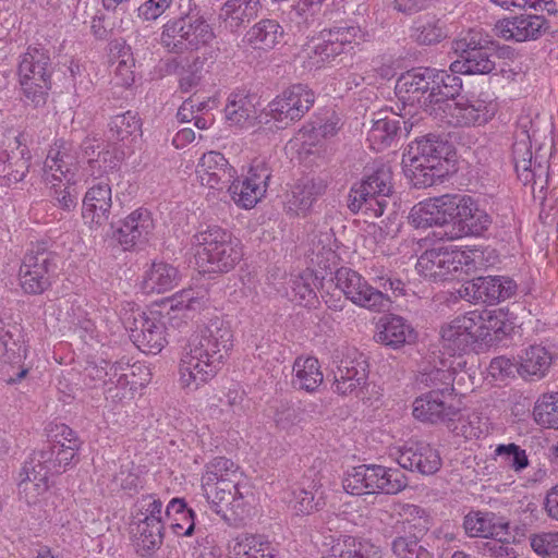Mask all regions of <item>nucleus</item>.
<instances>
[{"label": "nucleus", "mask_w": 558, "mask_h": 558, "mask_svg": "<svg viewBox=\"0 0 558 558\" xmlns=\"http://www.w3.org/2000/svg\"><path fill=\"white\" fill-rule=\"evenodd\" d=\"M233 345L230 326L215 317L192 336L180 362V383L183 388L196 390L211 379Z\"/></svg>", "instance_id": "1"}, {"label": "nucleus", "mask_w": 558, "mask_h": 558, "mask_svg": "<svg viewBox=\"0 0 558 558\" xmlns=\"http://www.w3.org/2000/svg\"><path fill=\"white\" fill-rule=\"evenodd\" d=\"M461 80L445 71L432 68L412 69L397 80L395 90L404 108L418 107L435 117L438 107L448 97L456 96L461 88Z\"/></svg>", "instance_id": "2"}, {"label": "nucleus", "mask_w": 558, "mask_h": 558, "mask_svg": "<svg viewBox=\"0 0 558 558\" xmlns=\"http://www.w3.org/2000/svg\"><path fill=\"white\" fill-rule=\"evenodd\" d=\"M196 264L203 271H230L242 258L240 241L227 230L213 226L194 235Z\"/></svg>", "instance_id": "3"}, {"label": "nucleus", "mask_w": 558, "mask_h": 558, "mask_svg": "<svg viewBox=\"0 0 558 558\" xmlns=\"http://www.w3.org/2000/svg\"><path fill=\"white\" fill-rule=\"evenodd\" d=\"M215 37L214 29L205 17L190 12L163 24L159 44L167 52L179 56L209 47Z\"/></svg>", "instance_id": "4"}, {"label": "nucleus", "mask_w": 558, "mask_h": 558, "mask_svg": "<svg viewBox=\"0 0 558 558\" xmlns=\"http://www.w3.org/2000/svg\"><path fill=\"white\" fill-rule=\"evenodd\" d=\"M393 193L392 170L387 163L378 162L371 168L363 180L351 187L348 207L352 213H364L380 217Z\"/></svg>", "instance_id": "5"}, {"label": "nucleus", "mask_w": 558, "mask_h": 558, "mask_svg": "<svg viewBox=\"0 0 558 558\" xmlns=\"http://www.w3.org/2000/svg\"><path fill=\"white\" fill-rule=\"evenodd\" d=\"M242 474L213 483L211 475L202 476V488L213 510L228 522L242 520L246 513L250 488L241 483Z\"/></svg>", "instance_id": "6"}, {"label": "nucleus", "mask_w": 558, "mask_h": 558, "mask_svg": "<svg viewBox=\"0 0 558 558\" xmlns=\"http://www.w3.org/2000/svg\"><path fill=\"white\" fill-rule=\"evenodd\" d=\"M52 65L50 57L43 48H28L19 64L20 83L26 99L35 107L46 104L51 86Z\"/></svg>", "instance_id": "7"}, {"label": "nucleus", "mask_w": 558, "mask_h": 558, "mask_svg": "<svg viewBox=\"0 0 558 558\" xmlns=\"http://www.w3.org/2000/svg\"><path fill=\"white\" fill-rule=\"evenodd\" d=\"M453 50L459 54L450 65L453 73L488 74L496 68L497 53L493 43L480 33L470 32L465 37L456 40Z\"/></svg>", "instance_id": "8"}, {"label": "nucleus", "mask_w": 558, "mask_h": 558, "mask_svg": "<svg viewBox=\"0 0 558 558\" xmlns=\"http://www.w3.org/2000/svg\"><path fill=\"white\" fill-rule=\"evenodd\" d=\"M57 269L56 254L46 243H37L25 254L20 267V283L28 294H40L51 286Z\"/></svg>", "instance_id": "9"}, {"label": "nucleus", "mask_w": 558, "mask_h": 558, "mask_svg": "<svg viewBox=\"0 0 558 558\" xmlns=\"http://www.w3.org/2000/svg\"><path fill=\"white\" fill-rule=\"evenodd\" d=\"M484 329L488 327L484 326V319L476 311L456 317L441 327L440 343L444 353L450 356L465 353L474 342L488 336Z\"/></svg>", "instance_id": "10"}, {"label": "nucleus", "mask_w": 558, "mask_h": 558, "mask_svg": "<svg viewBox=\"0 0 558 558\" xmlns=\"http://www.w3.org/2000/svg\"><path fill=\"white\" fill-rule=\"evenodd\" d=\"M336 287L341 290L353 304L373 312H387L390 308V298L368 284V282L355 270L341 267L335 272Z\"/></svg>", "instance_id": "11"}, {"label": "nucleus", "mask_w": 558, "mask_h": 558, "mask_svg": "<svg viewBox=\"0 0 558 558\" xmlns=\"http://www.w3.org/2000/svg\"><path fill=\"white\" fill-rule=\"evenodd\" d=\"M494 113V108L485 100L452 96L444 100L434 118L452 126H471L487 123Z\"/></svg>", "instance_id": "12"}, {"label": "nucleus", "mask_w": 558, "mask_h": 558, "mask_svg": "<svg viewBox=\"0 0 558 558\" xmlns=\"http://www.w3.org/2000/svg\"><path fill=\"white\" fill-rule=\"evenodd\" d=\"M315 94L304 84H293L267 106V116L286 128L300 120L314 105Z\"/></svg>", "instance_id": "13"}, {"label": "nucleus", "mask_w": 558, "mask_h": 558, "mask_svg": "<svg viewBox=\"0 0 558 558\" xmlns=\"http://www.w3.org/2000/svg\"><path fill=\"white\" fill-rule=\"evenodd\" d=\"M130 339L144 353L157 354L167 344L166 326L155 316L132 312L124 320Z\"/></svg>", "instance_id": "14"}, {"label": "nucleus", "mask_w": 558, "mask_h": 558, "mask_svg": "<svg viewBox=\"0 0 558 558\" xmlns=\"http://www.w3.org/2000/svg\"><path fill=\"white\" fill-rule=\"evenodd\" d=\"M368 373L365 355L355 348H343L333 371L336 392L347 396L362 389L366 385Z\"/></svg>", "instance_id": "15"}, {"label": "nucleus", "mask_w": 558, "mask_h": 558, "mask_svg": "<svg viewBox=\"0 0 558 558\" xmlns=\"http://www.w3.org/2000/svg\"><path fill=\"white\" fill-rule=\"evenodd\" d=\"M468 256L462 251H449L438 247L424 252L417 259V271L434 281L447 280L450 275L462 270L468 265Z\"/></svg>", "instance_id": "16"}, {"label": "nucleus", "mask_w": 558, "mask_h": 558, "mask_svg": "<svg viewBox=\"0 0 558 558\" xmlns=\"http://www.w3.org/2000/svg\"><path fill=\"white\" fill-rule=\"evenodd\" d=\"M367 32L355 24H345L323 29L319 34L320 43L315 46V53L322 60L333 59L335 57L353 50L355 45L367 40Z\"/></svg>", "instance_id": "17"}, {"label": "nucleus", "mask_w": 558, "mask_h": 558, "mask_svg": "<svg viewBox=\"0 0 558 558\" xmlns=\"http://www.w3.org/2000/svg\"><path fill=\"white\" fill-rule=\"evenodd\" d=\"M458 195H442L415 205L409 214V222L415 228L450 226L454 228Z\"/></svg>", "instance_id": "18"}, {"label": "nucleus", "mask_w": 558, "mask_h": 558, "mask_svg": "<svg viewBox=\"0 0 558 558\" xmlns=\"http://www.w3.org/2000/svg\"><path fill=\"white\" fill-rule=\"evenodd\" d=\"M517 288V283L509 277H476L460 290V294L470 301L495 304L513 296Z\"/></svg>", "instance_id": "19"}, {"label": "nucleus", "mask_w": 558, "mask_h": 558, "mask_svg": "<svg viewBox=\"0 0 558 558\" xmlns=\"http://www.w3.org/2000/svg\"><path fill=\"white\" fill-rule=\"evenodd\" d=\"M548 28V21L543 15L520 14L499 20L494 32L505 40L523 43L538 39Z\"/></svg>", "instance_id": "20"}, {"label": "nucleus", "mask_w": 558, "mask_h": 558, "mask_svg": "<svg viewBox=\"0 0 558 558\" xmlns=\"http://www.w3.org/2000/svg\"><path fill=\"white\" fill-rule=\"evenodd\" d=\"M396 461L405 470L422 475H433L441 468L437 449L425 441L408 442L397 451Z\"/></svg>", "instance_id": "21"}, {"label": "nucleus", "mask_w": 558, "mask_h": 558, "mask_svg": "<svg viewBox=\"0 0 558 558\" xmlns=\"http://www.w3.org/2000/svg\"><path fill=\"white\" fill-rule=\"evenodd\" d=\"M425 514L424 509L416 505H404L402 507L401 517L391 525V530L387 531V536L393 537L391 549L399 558H414L415 549L418 545L417 537L413 533L414 524L411 523V518L422 519Z\"/></svg>", "instance_id": "22"}, {"label": "nucleus", "mask_w": 558, "mask_h": 558, "mask_svg": "<svg viewBox=\"0 0 558 558\" xmlns=\"http://www.w3.org/2000/svg\"><path fill=\"white\" fill-rule=\"evenodd\" d=\"M154 230V221L147 209L138 208L131 213L112 231V238L124 251L145 244Z\"/></svg>", "instance_id": "23"}, {"label": "nucleus", "mask_w": 558, "mask_h": 558, "mask_svg": "<svg viewBox=\"0 0 558 558\" xmlns=\"http://www.w3.org/2000/svg\"><path fill=\"white\" fill-rule=\"evenodd\" d=\"M78 171L77 158L72 154L65 142L56 143L48 151L44 162V179L46 183L63 181L75 183Z\"/></svg>", "instance_id": "24"}, {"label": "nucleus", "mask_w": 558, "mask_h": 558, "mask_svg": "<svg viewBox=\"0 0 558 558\" xmlns=\"http://www.w3.org/2000/svg\"><path fill=\"white\" fill-rule=\"evenodd\" d=\"M452 399L453 397H444L438 391H428L413 402V415L422 422L450 426L459 414V409L449 403Z\"/></svg>", "instance_id": "25"}, {"label": "nucleus", "mask_w": 558, "mask_h": 558, "mask_svg": "<svg viewBox=\"0 0 558 558\" xmlns=\"http://www.w3.org/2000/svg\"><path fill=\"white\" fill-rule=\"evenodd\" d=\"M454 227L458 232L451 233L450 238H461L463 235H481L492 223L490 216L483 209H480L470 196H457Z\"/></svg>", "instance_id": "26"}, {"label": "nucleus", "mask_w": 558, "mask_h": 558, "mask_svg": "<svg viewBox=\"0 0 558 558\" xmlns=\"http://www.w3.org/2000/svg\"><path fill=\"white\" fill-rule=\"evenodd\" d=\"M202 185L222 190L233 180L235 170L229 166L225 156L218 151H208L202 156L196 167Z\"/></svg>", "instance_id": "27"}, {"label": "nucleus", "mask_w": 558, "mask_h": 558, "mask_svg": "<svg viewBox=\"0 0 558 558\" xmlns=\"http://www.w3.org/2000/svg\"><path fill=\"white\" fill-rule=\"evenodd\" d=\"M326 183L320 178L300 179L291 189L287 198V210L296 216H305L316 199L326 191Z\"/></svg>", "instance_id": "28"}, {"label": "nucleus", "mask_w": 558, "mask_h": 558, "mask_svg": "<svg viewBox=\"0 0 558 558\" xmlns=\"http://www.w3.org/2000/svg\"><path fill=\"white\" fill-rule=\"evenodd\" d=\"M112 206L111 187L108 182L90 186L83 199V218L101 226L108 221Z\"/></svg>", "instance_id": "29"}, {"label": "nucleus", "mask_w": 558, "mask_h": 558, "mask_svg": "<svg viewBox=\"0 0 558 558\" xmlns=\"http://www.w3.org/2000/svg\"><path fill=\"white\" fill-rule=\"evenodd\" d=\"M259 3L256 0H228L220 8V24L231 33L238 32L258 14Z\"/></svg>", "instance_id": "30"}, {"label": "nucleus", "mask_w": 558, "mask_h": 558, "mask_svg": "<svg viewBox=\"0 0 558 558\" xmlns=\"http://www.w3.org/2000/svg\"><path fill=\"white\" fill-rule=\"evenodd\" d=\"M447 142L439 138L437 135L428 134L421 140L409 146V149L403 154L402 161H416L424 165L440 166L441 159L447 154Z\"/></svg>", "instance_id": "31"}, {"label": "nucleus", "mask_w": 558, "mask_h": 558, "mask_svg": "<svg viewBox=\"0 0 558 558\" xmlns=\"http://www.w3.org/2000/svg\"><path fill=\"white\" fill-rule=\"evenodd\" d=\"M512 159L514 170L520 181L524 185L532 183L536 184L537 178L544 173V168L541 163L536 165L533 161V153L529 136L517 140L512 146Z\"/></svg>", "instance_id": "32"}, {"label": "nucleus", "mask_w": 558, "mask_h": 558, "mask_svg": "<svg viewBox=\"0 0 558 558\" xmlns=\"http://www.w3.org/2000/svg\"><path fill=\"white\" fill-rule=\"evenodd\" d=\"M381 465L362 464L348 472L343 480V488L351 495L378 493V481L381 475Z\"/></svg>", "instance_id": "33"}, {"label": "nucleus", "mask_w": 558, "mask_h": 558, "mask_svg": "<svg viewBox=\"0 0 558 558\" xmlns=\"http://www.w3.org/2000/svg\"><path fill=\"white\" fill-rule=\"evenodd\" d=\"M401 124L404 126V132L408 134L413 126V122L405 121L403 117L398 114L378 117L373 121V125L368 131L367 140L374 148L383 149L389 146L398 133L401 131Z\"/></svg>", "instance_id": "34"}, {"label": "nucleus", "mask_w": 558, "mask_h": 558, "mask_svg": "<svg viewBox=\"0 0 558 558\" xmlns=\"http://www.w3.org/2000/svg\"><path fill=\"white\" fill-rule=\"evenodd\" d=\"M508 525L494 512L471 511L463 520L464 531L470 537H495L506 531Z\"/></svg>", "instance_id": "35"}, {"label": "nucleus", "mask_w": 558, "mask_h": 558, "mask_svg": "<svg viewBox=\"0 0 558 558\" xmlns=\"http://www.w3.org/2000/svg\"><path fill=\"white\" fill-rule=\"evenodd\" d=\"M294 378L292 386L307 392L315 391L324 380L319 362L313 356H299L293 363Z\"/></svg>", "instance_id": "36"}, {"label": "nucleus", "mask_w": 558, "mask_h": 558, "mask_svg": "<svg viewBox=\"0 0 558 558\" xmlns=\"http://www.w3.org/2000/svg\"><path fill=\"white\" fill-rule=\"evenodd\" d=\"M551 354L542 345H531L519 355L518 373L524 377L543 378L551 365Z\"/></svg>", "instance_id": "37"}, {"label": "nucleus", "mask_w": 558, "mask_h": 558, "mask_svg": "<svg viewBox=\"0 0 558 558\" xmlns=\"http://www.w3.org/2000/svg\"><path fill=\"white\" fill-rule=\"evenodd\" d=\"M283 37V28L276 21L265 19L256 23L246 33L247 43L255 49H272Z\"/></svg>", "instance_id": "38"}, {"label": "nucleus", "mask_w": 558, "mask_h": 558, "mask_svg": "<svg viewBox=\"0 0 558 558\" xmlns=\"http://www.w3.org/2000/svg\"><path fill=\"white\" fill-rule=\"evenodd\" d=\"M411 333L410 325L401 316L390 315L380 319L375 340L388 347L399 348L407 342Z\"/></svg>", "instance_id": "39"}, {"label": "nucleus", "mask_w": 558, "mask_h": 558, "mask_svg": "<svg viewBox=\"0 0 558 558\" xmlns=\"http://www.w3.org/2000/svg\"><path fill=\"white\" fill-rule=\"evenodd\" d=\"M179 271L167 263H153L146 271L144 288L147 292L163 293L178 284Z\"/></svg>", "instance_id": "40"}, {"label": "nucleus", "mask_w": 558, "mask_h": 558, "mask_svg": "<svg viewBox=\"0 0 558 558\" xmlns=\"http://www.w3.org/2000/svg\"><path fill=\"white\" fill-rule=\"evenodd\" d=\"M331 550L332 558H381L379 547L349 535L339 538Z\"/></svg>", "instance_id": "41"}, {"label": "nucleus", "mask_w": 558, "mask_h": 558, "mask_svg": "<svg viewBox=\"0 0 558 558\" xmlns=\"http://www.w3.org/2000/svg\"><path fill=\"white\" fill-rule=\"evenodd\" d=\"M166 520L178 535L191 536L195 529L194 512L183 499L173 498L166 508Z\"/></svg>", "instance_id": "42"}, {"label": "nucleus", "mask_w": 558, "mask_h": 558, "mask_svg": "<svg viewBox=\"0 0 558 558\" xmlns=\"http://www.w3.org/2000/svg\"><path fill=\"white\" fill-rule=\"evenodd\" d=\"M25 475L19 483V497L28 506L36 505L49 489V480L39 471L24 470Z\"/></svg>", "instance_id": "43"}, {"label": "nucleus", "mask_w": 558, "mask_h": 558, "mask_svg": "<svg viewBox=\"0 0 558 558\" xmlns=\"http://www.w3.org/2000/svg\"><path fill=\"white\" fill-rule=\"evenodd\" d=\"M254 99V96H250L244 92L232 93L228 97L225 113L230 124L242 126L251 118H254L256 113Z\"/></svg>", "instance_id": "44"}, {"label": "nucleus", "mask_w": 558, "mask_h": 558, "mask_svg": "<svg viewBox=\"0 0 558 558\" xmlns=\"http://www.w3.org/2000/svg\"><path fill=\"white\" fill-rule=\"evenodd\" d=\"M136 548L142 556L150 555L162 544L163 522L135 521Z\"/></svg>", "instance_id": "45"}, {"label": "nucleus", "mask_w": 558, "mask_h": 558, "mask_svg": "<svg viewBox=\"0 0 558 558\" xmlns=\"http://www.w3.org/2000/svg\"><path fill=\"white\" fill-rule=\"evenodd\" d=\"M24 470L39 471L49 480V475L61 474L62 470L56 457L52 440L41 448L34 450L29 459L24 464Z\"/></svg>", "instance_id": "46"}, {"label": "nucleus", "mask_w": 558, "mask_h": 558, "mask_svg": "<svg viewBox=\"0 0 558 558\" xmlns=\"http://www.w3.org/2000/svg\"><path fill=\"white\" fill-rule=\"evenodd\" d=\"M533 418L541 427L558 429V391L543 393L537 398Z\"/></svg>", "instance_id": "47"}, {"label": "nucleus", "mask_w": 558, "mask_h": 558, "mask_svg": "<svg viewBox=\"0 0 558 558\" xmlns=\"http://www.w3.org/2000/svg\"><path fill=\"white\" fill-rule=\"evenodd\" d=\"M292 501L298 513L310 514L325 506L324 490L314 483L298 487L293 490Z\"/></svg>", "instance_id": "48"}, {"label": "nucleus", "mask_w": 558, "mask_h": 558, "mask_svg": "<svg viewBox=\"0 0 558 558\" xmlns=\"http://www.w3.org/2000/svg\"><path fill=\"white\" fill-rule=\"evenodd\" d=\"M417 380L430 387V391L441 392L444 397H453L454 371H452L451 365L447 368L433 367L429 371H424L420 374Z\"/></svg>", "instance_id": "49"}, {"label": "nucleus", "mask_w": 558, "mask_h": 558, "mask_svg": "<svg viewBox=\"0 0 558 558\" xmlns=\"http://www.w3.org/2000/svg\"><path fill=\"white\" fill-rule=\"evenodd\" d=\"M405 175L415 187L422 189L434 185L441 177L438 167L418 163L416 161H402Z\"/></svg>", "instance_id": "50"}, {"label": "nucleus", "mask_w": 558, "mask_h": 558, "mask_svg": "<svg viewBox=\"0 0 558 558\" xmlns=\"http://www.w3.org/2000/svg\"><path fill=\"white\" fill-rule=\"evenodd\" d=\"M109 126L110 138L116 141H125L141 131L140 119L132 111L117 114Z\"/></svg>", "instance_id": "51"}, {"label": "nucleus", "mask_w": 558, "mask_h": 558, "mask_svg": "<svg viewBox=\"0 0 558 558\" xmlns=\"http://www.w3.org/2000/svg\"><path fill=\"white\" fill-rule=\"evenodd\" d=\"M262 535L242 533L228 543V558H256Z\"/></svg>", "instance_id": "52"}, {"label": "nucleus", "mask_w": 558, "mask_h": 558, "mask_svg": "<svg viewBox=\"0 0 558 558\" xmlns=\"http://www.w3.org/2000/svg\"><path fill=\"white\" fill-rule=\"evenodd\" d=\"M495 454L501 459V462L513 470L515 473L522 472L529 465V458L524 449L514 442L498 445Z\"/></svg>", "instance_id": "53"}, {"label": "nucleus", "mask_w": 558, "mask_h": 558, "mask_svg": "<svg viewBox=\"0 0 558 558\" xmlns=\"http://www.w3.org/2000/svg\"><path fill=\"white\" fill-rule=\"evenodd\" d=\"M415 40L422 45H434L447 37L444 24L434 17L422 21L414 29Z\"/></svg>", "instance_id": "54"}, {"label": "nucleus", "mask_w": 558, "mask_h": 558, "mask_svg": "<svg viewBox=\"0 0 558 558\" xmlns=\"http://www.w3.org/2000/svg\"><path fill=\"white\" fill-rule=\"evenodd\" d=\"M381 477L378 481V493L396 495L409 485L408 476L397 468L381 465Z\"/></svg>", "instance_id": "55"}, {"label": "nucleus", "mask_w": 558, "mask_h": 558, "mask_svg": "<svg viewBox=\"0 0 558 558\" xmlns=\"http://www.w3.org/2000/svg\"><path fill=\"white\" fill-rule=\"evenodd\" d=\"M228 191L235 204L243 208H253L257 202L264 196L260 187L254 189L245 181H231L228 185Z\"/></svg>", "instance_id": "56"}, {"label": "nucleus", "mask_w": 558, "mask_h": 558, "mask_svg": "<svg viewBox=\"0 0 558 558\" xmlns=\"http://www.w3.org/2000/svg\"><path fill=\"white\" fill-rule=\"evenodd\" d=\"M136 512L133 514L135 521L155 523L162 521V502L155 497L142 496L135 504Z\"/></svg>", "instance_id": "57"}, {"label": "nucleus", "mask_w": 558, "mask_h": 558, "mask_svg": "<svg viewBox=\"0 0 558 558\" xmlns=\"http://www.w3.org/2000/svg\"><path fill=\"white\" fill-rule=\"evenodd\" d=\"M530 545L539 557H558V532H542L530 536Z\"/></svg>", "instance_id": "58"}, {"label": "nucleus", "mask_w": 558, "mask_h": 558, "mask_svg": "<svg viewBox=\"0 0 558 558\" xmlns=\"http://www.w3.org/2000/svg\"><path fill=\"white\" fill-rule=\"evenodd\" d=\"M481 418L478 415L473 414L464 417L460 412L453 423H450L448 428L458 436L464 438H478L483 434V429L480 425Z\"/></svg>", "instance_id": "59"}, {"label": "nucleus", "mask_w": 558, "mask_h": 558, "mask_svg": "<svg viewBox=\"0 0 558 558\" xmlns=\"http://www.w3.org/2000/svg\"><path fill=\"white\" fill-rule=\"evenodd\" d=\"M206 303L205 295L193 289L182 290L171 300L170 310L175 311H198Z\"/></svg>", "instance_id": "60"}, {"label": "nucleus", "mask_w": 558, "mask_h": 558, "mask_svg": "<svg viewBox=\"0 0 558 558\" xmlns=\"http://www.w3.org/2000/svg\"><path fill=\"white\" fill-rule=\"evenodd\" d=\"M211 475L213 483L229 476H239V468L225 457H217L206 464L203 476Z\"/></svg>", "instance_id": "61"}, {"label": "nucleus", "mask_w": 558, "mask_h": 558, "mask_svg": "<svg viewBox=\"0 0 558 558\" xmlns=\"http://www.w3.org/2000/svg\"><path fill=\"white\" fill-rule=\"evenodd\" d=\"M51 184V196L56 199L58 205L64 210H72L76 206L77 194L74 189L75 183H68L63 181L53 182Z\"/></svg>", "instance_id": "62"}, {"label": "nucleus", "mask_w": 558, "mask_h": 558, "mask_svg": "<svg viewBox=\"0 0 558 558\" xmlns=\"http://www.w3.org/2000/svg\"><path fill=\"white\" fill-rule=\"evenodd\" d=\"M270 178L271 171L268 165L264 160H254L244 181L254 189L260 187L262 194L265 195Z\"/></svg>", "instance_id": "63"}, {"label": "nucleus", "mask_w": 558, "mask_h": 558, "mask_svg": "<svg viewBox=\"0 0 558 558\" xmlns=\"http://www.w3.org/2000/svg\"><path fill=\"white\" fill-rule=\"evenodd\" d=\"M112 65H114L117 84L131 86L134 83V72L132 70L134 66V60L131 54L123 52V54H120L117 58Z\"/></svg>", "instance_id": "64"}]
</instances>
